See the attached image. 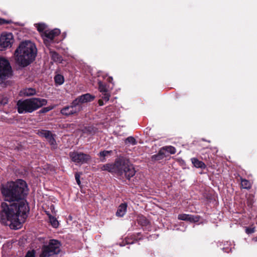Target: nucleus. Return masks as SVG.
<instances>
[{
    "label": "nucleus",
    "instance_id": "nucleus-1",
    "mask_svg": "<svg viewBox=\"0 0 257 257\" xmlns=\"http://www.w3.org/2000/svg\"><path fill=\"white\" fill-rule=\"evenodd\" d=\"M1 190L6 201L1 204V222L9 225L11 228L19 229L29 211L28 203L25 199L28 193L26 183L22 180L10 182Z\"/></svg>",
    "mask_w": 257,
    "mask_h": 257
},
{
    "label": "nucleus",
    "instance_id": "nucleus-2",
    "mask_svg": "<svg viewBox=\"0 0 257 257\" xmlns=\"http://www.w3.org/2000/svg\"><path fill=\"white\" fill-rule=\"evenodd\" d=\"M37 49L31 41L22 42L15 53L16 60L21 66L25 67L30 64L36 56Z\"/></svg>",
    "mask_w": 257,
    "mask_h": 257
},
{
    "label": "nucleus",
    "instance_id": "nucleus-3",
    "mask_svg": "<svg viewBox=\"0 0 257 257\" xmlns=\"http://www.w3.org/2000/svg\"><path fill=\"white\" fill-rule=\"evenodd\" d=\"M101 169L114 173L117 175L130 179L135 174L136 171L128 160L121 158L117 160L114 164L104 165Z\"/></svg>",
    "mask_w": 257,
    "mask_h": 257
},
{
    "label": "nucleus",
    "instance_id": "nucleus-4",
    "mask_svg": "<svg viewBox=\"0 0 257 257\" xmlns=\"http://www.w3.org/2000/svg\"><path fill=\"white\" fill-rule=\"evenodd\" d=\"M47 103L46 99L40 98L20 100L17 102L18 111L19 113L32 112Z\"/></svg>",
    "mask_w": 257,
    "mask_h": 257
},
{
    "label": "nucleus",
    "instance_id": "nucleus-5",
    "mask_svg": "<svg viewBox=\"0 0 257 257\" xmlns=\"http://www.w3.org/2000/svg\"><path fill=\"white\" fill-rule=\"evenodd\" d=\"M60 243L57 240L52 239L48 245H44L42 248L40 257H50L60 252Z\"/></svg>",
    "mask_w": 257,
    "mask_h": 257
},
{
    "label": "nucleus",
    "instance_id": "nucleus-6",
    "mask_svg": "<svg viewBox=\"0 0 257 257\" xmlns=\"http://www.w3.org/2000/svg\"><path fill=\"white\" fill-rule=\"evenodd\" d=\"M11 75L12 69L9 62L4 58H0V78L5 79Z\"/></svg>",
    "mask_w": 257,
    "mask_h": 257
},
{
    "label": "nucleus",
    "instance_id": "nucleus-7",
    "mask_svg": "<svg viewBox=\"0 0 257 257\" xmlns=\"http://www.w3.org/2000/svg\"><path fill=\"white\" fill-rule=\"evenodd\" d=\"M69 156L71 160L76 164L86 163L91 159L89 155L78 152H70Z\"/></svg>",
    "mask_w": 257,
    "mask_h": 257
},
{
    "label": "nucleus",
    "instance_id": "nucleus-8",
    "mask_svg": "<svg viewBox=\"0 0 257 257\" xmlns=\"http://www.w3.org/2000/svg\"><path fill=\"white\" fill-rule=\"evenodd\" d=\"M76 101L74 100L70 105L67 106L61 110V113L64 115L69 116L70 115L77 113L82 109V106L78 103H76Z\"/></svg>",
    "mask_w": 257,
    "mask_h": 257
},
{
    "label": "nucleus",
    "instance_id": "nucleus-9",
    "mask_svg": "<svg viewBox=\"0 0 257 257\" xmlns=\"http://www.w3.org/2000/svg\"><path fill=\"white\" fill-rule=\"evenodd\" d=\"M13 43V35L11 33L2 34L0 37V51L11 47Z\"/></svg>",
    "mask_w": 257,
    "mask_h": 257
},
{
    "label": "nucleus",
    "instance_id": "nucleus-10",
    "mask_svg": "<svg viewBox=\"0 0 257 257\" xmlns=\"http://www.w3.org/2000/svg\"><path fill=\"white\" fill-rule=\"evenodd\" d=\"M60 30L58 29H55L53 30H45L41 35L43 38L44 42L46 45L49 44L50 42L53 41L54 37L59 35Z\"/></svg>",
    "mask_w": 257,
    "mask_h": 257
},
{
    "label": "nucleus",
    "instance_id": "nucleus-11",
    "mask_svg": "<svg viewBox=\"0 0 257 257\" xmlns=\"http://www.w3.org/2000/svg\"><path fill=\"white\" fill-rule=\"evenodd\" d=\"M94 98V97L93 96L89 93H86L78 97L74 100L76 101V103H78L80 106H82V103L91 101L93 100Z\"/></svg>",
    "mask_w": 257,
    "mask_h": 257
},
{
    "label": "nucleus",
    "instance_id": "nucleus-12",
    "mask_svg": "<svg viewBox=\"0 0 257 257\" xmlns=\"http://www.w3.org/2000/svg\"><path fill=\"white\" fill-rule=\"evenodd\" d=\"M179 220L188 221L191 222H197L199 220L198 216H194L191 215L186 214H179L178 216Z\"/></svg>",
    "mask_w": 257,
    "mask_h": 257
},
{
    "label": "nucleus",
    "instance_id": "nucleus-13",
    "mask_svg": "<svg viewBox=\"0 0 257 257\" xmlns=\"http://www.w3.org/2000/svg\"><path fill=\"white\" fill-rule=\"evenodd\" d=\"M127 205L125 203L120 204L116 212V215L118 217H122L126 211Z\"/></svg>",
    "mask_w": 257,
    "mask_h": 257
},
{
    "label": "nucleus",
    "instance_id": "nucleus-14",
    "mask_svg": "<svg viewBox=\"0 0 257 257\" xmlns=\"http://www.w3.org/2000/svg\"><path fill=\"white\" fill-rule=\"evenodd\" d=\"M35 89L32 88H27L24 89L20 91V94L24 96H31L33 95L36 93Z\"/></svg>",
    "mask_w": 257,
    "mask_h": 257
},
{
    "label": "nucleus",
    "instance_id": "nucleus-15",
    "mask_svg": "<svg viewBox=\"0 0 257 257\" xmlns=\"http://www.w3.org/2000/svg\"><path fill=\"white\" fill-rule=\"evenodd\" d=\"M164 152V150L161 149L157 154L152 156V160L154 161H159L163 159L165 157H166L167 156V154H165Z\"/></svg>",
    "mask_w": 257,
    "mask_h": 257
},
{
    "label": "nucleus",
    "instance_id": "nucleus-16",
    "mask_svg": "<svg viewBox=\"0 0 257 257\" xmlns=\"http://www.w3.org/2000/svg\"><path fill=\"white\" fill-rule=\"evenodd\" d=\"M110 94L109 92L101 93L100 97L102 99L98 100V103L99 105L102 106L104 104L103 101L107 102L109 100Z\"/></svg>",
    "mask_w": 257,
    "mask_h": 257
},
{
    "label": "nucleus",
    "instance_id": "nucleus-17",
    "mask_svg": "<svg viewBox=\"0 0 257 257\" xmlns=\"http://www.w3.org/2000/svg\"><path fill=\"white\" fill-rule=\"evenodd\" d=\"M111 151H103L100 152L99 154L100 159L102 162H104L106 158H108L111 156L112 154Z\"/></svg>",
    "mask_w": 257,
    "mask_h": 257
},
{
    "label": "nucleus",
    "instance_id": "nucleus-18",
    "mask_svg": "<svg viewBox=\"0 0 257 257\" xmlns=\"http://www.w3.org/2000/svg\"><path fill=\"white\" fill-rule=\"evenodd\" d=\"M191 162L194 166L196 168H205L206 166L205 164L195 158L191 159Z\"/></svg>",
    "mask_w": 257,
    "mask_h": 257
},
{
    "label": "nucleus",
    "instance_id": "nucleus-19",
    "mask_svg": "<svg viewBox=\"0 0 257 257\" xmlns=\"http://www.w3.org/2000/svg\"><path fill=\"white\" fill-rule=\"evenodd\" d=\"M161 149L164 150V153L165 154H167V156L169 155V154H174L176 153V149L171 146H166Z\"/></svg>",
    "mask_w": 257,
    "mask_h": 257
},
{
    "label": "nucleus",
    "instance_id": "nucleus-20",
    "mask_svg": "<svg viewBox=\"0 0 257 257\" xmlns=\"http://www.w3.org/2000/svg\"><path fill=\"white\" fill-rule=\"evenodd\" d=\"M51 57L53 60L56 62L61 63L62 61L61 56L55 52H50Z\"/></svg>",
    "mask_w": 257,
    "mask_h": 257
},
{
    "label": "nucleus",
    "instance_id": "nucleus-21",
    "mask_svg": "<svg viewBox=\"0 0 257 257\" xmlns=\"http://www.w3.org/2000/svg\"><path fill=\"white\" fill-rule=\"evenodd\" d=\"M38 134L42 137H45L47 141L53 136L52 133L49 131L41 130L38 133Z\"/></svg>",
    "mask_w": 257,
    "mask_h": 257
},
{
    "label": "nucleus",
    "instance_id": "nucleus-22",
    "mask_svg": "<svg viewBox=\"0 0 257 257\" xmlns=\"http://www.w3.org/2000/svg\"><path fill=\"white\" fill-rule=\"evenodd\" d=\"M38 134L42 137H45L47 141L53 136L52 133L49 131L41 130L38 133Z\"/></svg>",
    "mask_w": 257,
    "mask_h": 257
},
{
    "label": "nucleus",
    "instance_id": "nucleus-23",
    "mask_svg": "<svg viewBox=\"0 0 257 257\" xmlns=\"http://www.w3.org/2000/svg\"><path fill=\"white\" fill-rule=\"evenodd\" d=\"M98 89L100 93L109 92L105 84H103L101 81H98Z\"/></svg>",
    "mask_w": 257,
    "mask_h": 257
},
{
    "label": "nucleus",
    "instance_id": "nucleus-24",
    "mask_svg": "<svg viewBox=\"0 0 257 257\" xmlns=\"http://www.w3.org/2000/svg\"><path fill=\"white\" fill-rule=\"evenodd\" d=\"M241 187L246 189H249L251 187V183L249 181L246 179H242L241 180Z\"/></svg>",
    "mask_w": 257,
    "mask_h": 257
},
{
    "label": "nucleus",
    "instance_id": "nucleus-25",
    "mask_svg": "<svg viewBox=\"0 0 257 257\" xmlns=\"http://www.w3.org/2000/svg\"><path fill=\"white\" fill-rule=\"evenodd\" d=\"M48 215H49V221L51 225L54 227H57L58 226L59 223L56 218L49 214Z\"/></svg>",
    "mask_w": 257,
    "mask_h": 257
},
{
    "label": "nucleus",
    "instance_id": "nucleus-26",
    "mask_svg": "<svg viewBox=\"0 0 257 257\" xmlns=\"http://www.w3.org/2000/svg\"><path fill=\"white\" fill-rule=\"evenodd\" d=\"M55 82L61 85L64 82V78L63 76L61 75L58 74L55 77Z\"/></svg>",
    "mask_w": 257,
    "mask_h": 257
},
{
    "label": "nucleus",
    "instance_id": "nucleus-27",
    "mask_svg": "<svg viewBox=\"0 0 257 257\" xmlns=\"http://www.w3.org/2000/svg\"><path fill=\"white\" fill-rule=\"evenodd\" d=\"M125 143L126 145L130 144V145H135L136 144L137 142H136L135 139L134 137H129L125 139Z\"/></svg>",
    "mask_w": 257,
    "mask_h": 257
},
{
    "label": "nucleus",
    "instance_id": "nucleus-28",
    "mask_svg": "<svg viewBox=\"0 0 257 257\" xmlns=\"http://www.w3.org/2000/svg\"><path fill=\"white\" fill-rule=\"evenodd\" d=\"M36 27L38 31L42 33L46 30V26L44 24H38L36 25Z\"/></svg>",
    "mask_w": 257,
    "mask_h": 257
},
{
    "label": "nucleus",
    "instance_id": "nucleus-29",
    "mask_svg": "<svg viewBox=\"0 0 257 257\" xmlns=\"http://www.w3.org/2000/svg\"><path fill=\"white\" fill-rule=\"evenodd\" d=\"M48 141L49 142L50 145L53 147L55 148L56 145V141L53 137V136H52L48 140Z\"/></svg>",
    "mask_w": 257,
    "mask_h": 257
},
{
    "label": "nucleus",
    "instance_id": "nucleus-30",
    "mask_svg": "<svg viewBox=\"0 0 257 257\" xmlns=\"http://www.w3.org/2000/svg\"><path fill=\"white\" fill-rule=\"evenodd\" d=\"M25 257H35V252L34 250L28 251Z\"/></svg>",
    "mask_w": 257,
    "mask_h": 257
},
{
    "label": "nucleus",
    "instance_id": "nucleus-31",
    "mask_svg": "<svg viewBox=\"0 0 257 257\" xmlns=\"http://www.w3.org/2000/svg\"><path fill=\"white\" fill-rule=\"evenodd\" d=\"M255 231L254 228H246L245 232L247 234H250L253 233Z\"/></svg>",
    "mask_w": 257,
    "mask_h": 257
},
{
    "label": "nucleus",
    "instance_id": "nucleus-32",
    "mask_svg": "<svg viewBox=\"0 0 257 257\" xmlns=\"http://www.w3.org/2000/svg\"><path fill=\"white\" fill-rule=\"evenodd\" d=\"M8 102V99L7 97H5L4 98H0V104L2 105H5L7 104Z\"/></svg>",
    "mask_w": 257,
    "mask_h": 257
},
{
    "label": "nucleus",
    "instance_id": "nucleus-33",
    "mask_svg": "<svg viewBox=\"0 0 257 257\" xmlns=\"http://www.w3.org/2000/svg\"><path fill=\"white\" fill-rule=\"evenodd\" d=\"M80 175L78 173H76L75 174V179H76L77 184L79 186H80V184H81L80 180Z\"/></svg>",
    "mask_w": 257,
    "mask_h": 257
},
{
    "label": "nucleus",
    "instance_id": "nucleus-34",
    "mask_svg": "<svg viewBox=\"0 0 257 257\" xmlns=\"http://www.w3.org/2000/svg\"><path fill=\"white\" fill-rule=\"evenodd\" d=\"M51 108H49L48 107H45L43 108L42 110H40V112L42 113L47 112L48 111H49Z\"/></svg>",
    "mask_w": 257,
    "mask_h": 257
},
{
    "label": "nucleus",
    "instance_id": "nucleus-35",
    "mask_svg": "<svg viewBox=\"0 0 257 257\" xmlns=\"http://www.w3.org/2000/svg\"><path fill=\"white\" fill-rule=\"evenodd\" d=\"M112 77H109L108 78V81L109 82H110L111 83L112 82Z\"/></svg>",
    "mask_w": 257,
    "mask_h": 257
}]
</instances>
